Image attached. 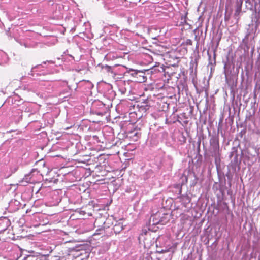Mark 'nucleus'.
<instances>
[{
	"mask_svg": "<svg viewBox=\"0 0 260 260\" xmlns=\"http://www.w3.org/2000/svg\"><path fill=\"white\" fill-rule=\"evenodd\" d=\"M92 110L98 115H104L107 112L105 105L101 101H95L92 106Z\"/></svg>",
	"mask_w": 260,
	"mask_h": 260,
	"instance_id": "obj_1",
	"label": "nucleus"
},
{
	"mask_svg": "<svg viewBox=\"0 0 260 260\" xmlns=\"http://www.w3.org/2000/svg\"><path fill=\"white\" fill-rule=\"evenodd\" d=\"M199 56L198 55H195L193 57L191 58V60L189 63V71L190 76L194 78L197 75V67L198 64V61L199 60Z\"/></svg>",
	"mask_w": 260,
	"mask_h": 260,
	"instance_id": "obj_2",
	"label": "nucleus"
},
{
	"mask_svg": "<svg viewBox=\"0 0 260 260\" xmlns=\"http://www.w3.org/2000/svg\"><path fill=\"white\" fill-rule=\"evenodd\" d=\"M10 220L6 217L0 219V233L4 232L10 225Z\"/></svg>",
	"mask_w": 260,
	"mask_h": 260,
	"instance_id": "obj_3",
	"label": "nucleus"
},
{
	"mask_svg": "<svg viewBox=\"0 0 260 260\" xmlns=\"http://www.w3.org/2000/svg\"><path fill=\"white\" fill-rule=\"evenodd\" d=\"M32 172L25 175L24 178L21 181V183L24 186H26L28 183H31L34 180H32Z\"/></svg>",
	"mask_w": 260,
	"mask_h": 260,
	"instance_id": "obj_4",
	"label": "nucleus"
},
{
	"mask_svg": "<svg viewBox=\"0 0 260 260\" xmlns=\"http://www.w3.org/2000/svg\"><path fill=\"white\" fill-rule=\"evenodd\" d=\"M210 143L214 153H216L219 148L218 141L215 138H212L210 140Z\"/></svg>",
	"mask_w": 260,
	"mask_h": 260,
	"instance_id": "obj_5",
	"label": "nucleus"
},
{
	"mask_svg": "<svg viewBox=\"0 0 260 260\" xmlns=\"http://www.w3.org/2000/svg\"><path fill=\"white\" fill-rule=\"evenodd\" d=\"M243 4V0H237L236 2V9L235 12V15L238 16L241 11L242 5Z\"/></svg>",
	"mask_w": 260,
	"mask_h": 260,
	"instance_id": "obj_6",
	"label": "nucleus"
},
{
	"mask_svg": "<svg viewBox=\"0 0 260 260\" xmlns=\"http://www.w3.org/2000/svg\"><path fill=\"white\" fill-rule=\"evenodd\" d=\"M41 67H42V65L41 64H39V65L36 66L35 67H33L32 68V69H31V75H32L33 76H34L35 74H37V75H41V74H39L38 73H36L37 71H36V69L39 68H40Z\"/></svg>",
	"mask_w": 260,
	"mask_h": 260,
	"instance_id": "obj_7",
	"label": "nucleus"
},
{
	"mask_svg": "<svg viewBox=\"0 0 260 260\" xmlns=\"http://www.w3.org/2000/svg\"><path fill=\"white\" fill-rule=\"evenodd\" d=\"M104 68L105 70H106V71L108 72H112V68L110 67V66H109L108 65H106L105 67H104Z\"/></svg>",
	"mask_w": 260,
	"mask_h": 260,
	"instance_id": "obj_8",
	"label": "nucleus"
},
{
	"mask_svg": "<svg viewBox=\"0 0 260 260\" xmlns=\"http://www.w3.org/2000/svg\"><path fill=\"white\" fill-rule=\"evenodd\" d=\"M187 13H186L185 16H182L181 19L182 22L186 23V19L187 18Z\"/></svg>",
	"mask_w": 260,
	"mask_h": 260,
	"instance_id": "obj_9",
	"label": "nucleus"
},
{
	"mask_svg": "<svg viewBox=\"0 0 260 260\" xmlns=\"http://www.w3.org/2000/svg\"><path fill=\"white\" fill-rule=\"evenodd\" d=\"M185 43L186 45H191L192 42L190 39H187L186 40Z\"/></svg>",
	"mask_w": 260,
	"mask_h": 260,
	"instance_id": "obj_10",
	"label": "nucleus"
},
{
	"mask_svg": "<svg viewBox=\"0 0 260 260\" xmlns=\"http://www.w3.org/2000/svg\"><path fill=\"white\" fill-rule=\"evenodd\" d=\"M132 134H134V135H135L137 137H139V134L138 132H135V131H134L133 132H132Z\"/></svg>",
	"mask_w": 260,
	"mask_h": 260,
	"instance_id": "obj_11",
	"label": "nucleus"
},
{
	"mask_svg": "<svg viewBox=\"0 0 260 260\" xmlns=\"http://www.w3.org/2000/svg\"><path fill=\"white\" fill-rule=\"evenodd\" d=\"M226 63H225L224 64V73H225V74H226Z\"/></svg>",
	"mask_w": 260,
	"mask_h": 260,
	"instance_id": "obj_12",
	"label": "nucleus"
},
{
	"mask_svg": "<svg viewBox=\"0 0 260 260\" xmlns=\"http://www.w3.org/2000/svg\"><path fill=\"white\" fill-rule=\"evenodd\" d=\"M87 83L89 84V85L91 87H92L93 86V85L91 83V82H89V81H87Z\"/></svg>",
	"mask_w": 260,
	"mask_h": 260,
	"instance_id": "obj_13",
	"label": "nucleus"
},
{
	"mask_svg": "<svg viewBox=\"0 0 260 260\" xmlns=\"http://www.w3.org/2000/svg\"><path fill=\"white\" fill-rule=\"evenodd\" d=\"M186 200L188 201V202H190V200H189V198H188V197H186Z\"/></svg>",
	"mask_w": 260,
	"mask_h": 260,
	"instance_id": "obj_14",
	"label": "nucleus"
},
{
	"mask_svg": "<svg viewBox=\"0 0 260 260\" xmlns=\"http://www.w3.org/2000/svg\"><path fill=\"white\" fill-rule=\"evenodd\" d=\"M93 138H94L95 139H97V138H98V137H97L96 136H93Z\"/></svg>",
	"mask_w": 260,
	"mask_h": 260,
	"instance_id": "obj_15",
	"label": "nucleus"
},
{
	"mask_svg": "<svg viewBox=\"0 0 260 260\" xmlns=\"http://www.w3.org/2000/svg\"><path fill=\"white\" fill-rule=\"evenodd\" d=\"M46 63V61L43 62V63L45 64Z\"/></svg>",
	"mask_w": 260,
	"mask_h": 260,
	"instance_id": "obj_16",
	"label": "nucleus"
},
{
	"mask_svg": "<svg viewBox=\"0 0 260 260\" xmlns=\"http://www.w3.org/2000/svg\"><path fill=\"white\" fill-rule=\"evenodd\" d=\"M69 128L68 127H67V128H65L64 129H68Z\"/></svg>",
	"mask_w": 260,
	"mask_h": 260,
	"instance_id": "obj_17",
	"label": "nucleus"
}]
</instances>
